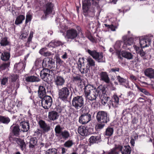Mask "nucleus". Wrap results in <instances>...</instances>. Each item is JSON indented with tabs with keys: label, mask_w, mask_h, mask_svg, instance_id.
I'll list each match as a JSON object with an SVG mask.
<instances>
[{
	"label": "nucleus",
	"mask_w": 154,
	"mask_h": 154,
	"mask_svg": "<svg viewBox=\"0 0 154 154\" xmlns=\"http://www.w3.org/2000/svg\"><path fill=\"white\" fill-rule=\"evenodd\" d=\"M113 132L114 129L113 128L108 127L106 129L104 133V135L106 137H110L113 134Z\"/></svg>",
	"instance_id": "32"
},
{
	"label": "nucleus",
	"mask_w": 154,
	"mask_h": 154,
	"mask_svg": "<svg viewBox=\"0 0 154 154\" xmlns=\"http://www.w3.org/2000/svg\"><path fill=\"white\" fill-rule=\"evenodd\" d=\"M105 123L99 124L97 125V128L99 129H102L105 126Z\"/></svg>",
	"instance_id": "59"
},
{
	"label": "nucleus",
	"mask_w": 154,
	"mask_h": 154,
	"mask_svg": "<svg viewBox=\"0 0 154 154\" xmlns=\"http://www.w3.org/2000/svg\"><path fill=\"white\" fill-rule=\"evenodd\" d=\"M105 26L108 27L110 28L112 31H115L116 30V27L112 25H108L107 24H105Z\"/></svg>",
	"instance_id": "54"
},
{
	"label": "nucleus",
	"mask_w": 154,
	"mask_h": 154,
	"mask_svg": "<svg viewBox=\"0 0 154 154\" xmlns=\"http://www.w3.org/2000/svg\"><path fill=\"white\" fill-rule=\"evenodd\" d=\"M47 51V49L46 48H43L39 50V53L42 55H43L44 54V53H45Z\"/></svg>",
	"instance_id": "57"
},
{
	"label": "nucleus",
	"mask_w": 154,
	"mask_h": 154,
	"mask_svg": "<svg viewBox=\"0 0 154 154\" xmlns=\"http://www.w3.org/2000/svg\"><path fill=\"white\" fill-rule=\"evenodd\" d=\"M145 75L150 79H154V69L152 68H149L144 71Z\"/></svg>",
	"instance_id": "21"
},
{
	"label": "nucleus",
	"mask_w": 154,
	"mask_h": 154,
	"mask_svg": "<svg viewBox=\"0 0 154 154\" xmlns=\"http://www.w3.org/2000/svg\"><path fill=\"white\" fill-rule=\"evenodd\" d=\"M91 120V115L88 113L83 114L79 117V122L82 124H85L89 122Z\"/></svg>",
	"instance_id": "11"
},
{
	"label": "nucleus",
	"mask_w": 154,
	"mask_h": 154,
	"mask_svg": "<svg viewBox=\"0 0 154 154\" xmlns=\"http://www.w3.org/2000/svg\"><path fill=\"white\" fill-rule=\"evenodd\" d=\"M32 16L30 15H27L26 16L25 23H27L28 22L30 21L31 20Z\"/></svg>",
	"instance_id": "56"
},
{
	"label": "nucleus",
	"mask_w": 154,
	"mask_h": 154,
	"mask_svg": "<svg viewBox=\"0 0 154 154\" xmlns=\"http://www.w3.org/2000/svg\"><path fill=\"white\" fill-rule=\"evenodd\" d=\"M73 81H81V78L79 75H77L76 76H73Z\"/></svg>",
	"instance_id": "55"
},
{
	"label": "nucleus",
	"mask_w": 154,
	"mask_h": 154,
	"mask_svg": "<svg viewBox=\"0 0 154 154\" xmlns=\"http://www.w3.org/2000/svg\"><path fill=\"white\" fill-rule=\"evenodd\" d=\"M10 57V55L9 53L4 52L2 53L1 56V58L3 61H7L9 60Z\"/></svg>",
	"instance_id": "36"
},
{
	"label": "nucleus",
	"mask_w": 154,
	"mask_h": 154,
	"mask_svg": "<svg viewBox=\"0 0 154 154\" xmlns=\"http://www.w3.org/2000/svg\"><path fill=\"white\" fill-rule=\"evenodd\" d=\"M38 96L41 99L46 96V91L44 87L42 86L39 87L38 91Z\"/></svg>",
	"instance_id": "24"
},
{
	"label": "nucleus",
	"mask_w": 154,
	"mask_h": 154,
	"mask_svg": "<svg viewBox=\"0 0 154 154\" xmlns=\"http://www.w3.org/2000/svg\"><path fill=\"white\" fill-rule=\"evenodd\" d=\"M5 91H6L8 94H11L12 93L13 90L10 88L8 87L6 88Z\"/></svg>",
	"instance_id": "60"
},
{
	"label": "nucleus",
	"mask_w": 154,
	"mask_h": 154,
	"mask_svg": "<svg viewBox=\"0 0 154 154\" xmlns=\"http://www.w3.org/2000/svg\"><path fill=\"white\" fill-rule=\"evenodd\" d=\"M54 82L57 87L63 85L65 82L63 77L57 75L54 79Z\"/></svg>",
	"instance_id": "12"
},
{
	"label": "nucleus",
	"mask_w": 154,
	"mask_h": 154,
	"mask_svg": "<svg viewBox=\"0 0 154 154\" xmlns=\"http://www.w3.org/2000/svg\"><path fill=\"white\" fill-rule=\"evenodd\" d=\"M152 36H146L141 37L139 38L140 45L141 48H144L149 46L151 44Z\"/></svg>",
	"instance_id": "8"
},
{
	"label": "nucleus",
	"mask_w": 154,
	"mask_h": 154,
	"mask_svg": "<svg viewBox=\"0 0 154 154\" xmlns=\"http://www.w3.org/2000/svg\"><path fill=\"white\" fill-rule=\"evenodd\" d=\"M138 122V120L136 117H134L132 119L131 122L133 124H136Z\"/></svg>",
	"instance_id": "64"
},
{
	"label": "nucleus",
	"mask_w": 154,
	"mask_h": 154,
	"mask_svg": "<svg viewBox=\"0 0 154 154\" xmlns=\"http://www.w3.org/2000/svg\"><path fill=\"white\" fill-rule=\"evenodd\" d=\"M39 78L34 76H30L26 78V81L27 82H38L40 81Z\"/></svg>",
	"instance_id": "28"
},
{
	"label": "nucleus",
	"mask_w": 154,
	"mask_h": 154,
	"mask_svg": "<svg viewBox=\"0 0 154 154\" xmlns=\"http://www.w3.org/2000/svg\"><path fill=\"white\" fill-rule=\"evenodd\" d=\"M123 42L120 41H117L114 46V48L116 50H118L121 47V44H123L122 46L124 49H128L127 48V46H130L133 44L134 41L133 38H128L126 36H124L122 37Z\"/></svg>",
	"instance_id": "3"
},
{
	"label": "nucleus",
	"mask_w": 154,
	"mask_h": 154,
	"mask_svg": "<svg viewBox=\"0 0 154 154\" xmlns=\"http://www.w3.org/2000/svg\"><path fill=\"white\" fill-rule=\"evenodd\" d=\"M98 2L95 0H83L82 9L84 13L91 17L94 15L95 8L97 7Z\"/></svg>",
	"instance_id": "2"
},
{
	"label": "nucleus",
	"mask_w": 154,
	"mask_h": 154,
	"mask_svg": "<svg viewBox=\"0 0 154 154\" xmlns=\"http://www.w3.org/2000/svg\"><path fill=\"white\" fill-rule=\"evenodd\" d=\"M128 97L133 98L134 96V95L132 92L129 91L128 93Z\"/></svg>",
	"instance_id": "62"
},
{
	"label": "nucleus",
	"mask_w": 154,
	"mask_h": 154,
	"mask_svg": "<svg viewBox=\"0 0 154 154\" xmlns=\"http://www.w3.org/2000/svg\"><path fill=\"white\" fill-rule=\"evenodd\" d=\"M63 44L61 42L56 41L52 40L51 42L48 45V46L49 47H51L53 48H55L58 46L61 45Z\"/></svg>",
	"instance_id": "31"
},
{
	"label": "nucleus",
	"mask_w": 154,
	"mask_h": 154,
	"mask_svg": "<svg viewBox=\"0 0 154 154\" xmlns=\"http://www.w3.org/2000/svg\"><path fill=\"white\" fill-rule=\"evenodd\" d=\"M84 89L85 97L91 101L95 100L98 96L100 97L105 93V88L102 85H100L95 88L93 86L88 85L85 86Z\"/></svg>",
	"instance_id": "1"
},
{
	"label": "nucleus",
	"mask_w": 154,
	"mask_h": 154,
	"mask_svg": "<svg viewBox=\"0 0 154 154\" xmlns=\"http://www.w3.org/2000/svg\"><path fill=\"white\" fill-rule=\"evenodd\" d=\"M10 66V63H4L0 65V70H4Z\"/></svg>",
	"instance_id": "46"
},
{
	"label": "nucleus",
	"mask_w": 154,
	"mask_h": 154,
	"mask_svg": "<svg viewBox=\"0 0 154 154\" xmlns=\"http://www.w3.org/2000/svg\"><path fill=\"white\" fill-rule=\"evenodd\" d=\"M99 75L100 80L103 81L107 83H109L110 82V79L106 72H102L100 73Z\"/></svg>",
	"instance_id": "17"
},
{
	"label": "nucleus",
	"mask_w": 154,
	"mask_h": 154,
	"mask_svg": "<svg viewBox=\"0 0 154 154\" xmlns=\"http://www.w3.org/2000/svg\"><path fill=\"white\" fill-rule=\"evenodd\" d=\"M60 54H61V58L63 59H66L68 58V56L67 53L63 51H62L61 53H60Z\"/></svg>",
	"instance_id": "51"
},
{
	"label": "nucleus",
	"mask_w": 154,
	"mask_h": 154,
	"mask_svg": "<svg viewBox=\"0 0 154 154\" xmlns=\"http://www.w3.org/2000/svg\"><path fill=\"white\" fill-rule=\"evenodd\" d=\"M61 134L63 138L67 139L70 136V134L69 132L66 130L62 132Z\"/></svg>",
	"instance_id": "40"
},
{
	"label": "nucleus",
	"mask_w": 154,
	"mask_h": 154,
	"mask_svg": "<svg viewBox=\"0 0 154 154\" xmlns=\"http://www.w3.org/2000/svg\"><path fill=\"white\" fill-rule=\"evenodd\" d=\"M53 5L51 3H47L45 6L44 12L45 16L50 14L52 11Z\"/></svg>",
	"instance_id": "19"
},
{
	"label": "nucleus",
	"mask_w": 154,
	"mask_h": 154,
	"mask_svg": "<svg viewBox=\"0 0 154 154\" xmlns=\"http://www.w3.org/2000/svg\"><path fill=\"white\" fill-rule=\"evenodd\" d=\"M131 148L129 145L125 146H124L122 151V154H130Z\"/></svg>",
	"instance_id": "33"
},
{
	"label": "nucleus",
	"mask_w": 154,
	"mask_h": 154,
	"mask_svg": "<svg viewBox=\"0 0 154 154\" xmlns=\"http://www.w3.org/2000/svg\"><path fill=\"white\" fill-rule=\"evenodd\" d=\"M84 99L81 96L75 97L72 100V106L76 109L82 108L84 106Z\"/></svg>",
	"instance_id": "4"
},
{
	"label": "nucleus",
	"mask_w": 154,
	"mask_h": 154,
	"mask_svg": "<svg viewBox=\"0 0 154 154\" xmlns=\"http://www.w3.org/2000/svg\"><path fill=\"white\" fill-rule=\"evenodd\" d=\"M73 144V143L72 141L69 140L65 142L64 145L66 147H71Z\"/></svg>",
	"instance_id": "47"
},
{
	"label": "nucleus",
	"mask_w": 154,
	"mask_h": 154,
	"mask_svg": "<svg viewBox=\"0 0 154 154\" xmlns=\"http://www.w3.org/2000/svg\"><path fill=\"white\" fill-rule=\"evenodd\" d=\"M138 88L140 91L143 93L147 95L148 94V92L146 90L143 88H140L139 87H138Z\"/></svg>",
	"instance_id": "61"
},
{
	"label": "nucleus",
	"mask_w": 154,
	"mask_h": 154,
	"mask_svg": "<svg viewBox=\"0 0 154 154\" xmlns=\"http://www.w3.org/2000/svg\"><path fill=\"white\" fill-rule=\"evenodd\" d=\"M70 92L69 89L65 87L60 89L58 91L59 97L64 101L67 100L70 94Z\"/></svg>",
	"instance_id": "6"
},
{
	"label": "nucleus",
	"mask_w": 154,
	"mask_h": 154,
	"mask_svg": "<svg viewBox=\"0 0 154 154\" xmlns=\"http://www.w3.org/2000/svg\"><path fill=\"white\" fill-rule=\"evenodd\" d=\"M80 59L78 62V66L81 72L82 73H86L89 70V67L87 66H85L84 63H80Z\"/></svg>",
	"instance_id": "15"
},
{
	"label": "nucleus",
	"mask_w": 154,
	"mask_h": 154,
	"mask_svg": "<svg viewBox=\"0 0 154 154\" xmlns=\"http://www.w3.org/2000/svg\"><path fill=\"white\" fill-rule=\"evenodd\" d=\"M138 53L140 54V56L143 58V59H146L145 56L146 53L142 49H140V51Z\"/></svg>",
	"instance_id": "49"
},
{
	"label": "nucleus",
	"mask_w": 154,
	"mask_h": 154,
	"mask_svg": "<svg viewBox=\"0 0 154 154\" xmlns=\"http://www.w3.org/2000/svg\"><path fill=\"white\" fill-rule=\"evenodd\" d=\"M117 78L120 84L122 85H123L124 83L126 82L127 81L126 79L120 77L119 75L117 76Z\"/></svg>",
	"instance_id": "45"
},
{
	"label": "nucleus",
	"mask_w": 154,
	"mask_h": 154,
	"mask_svg": "<svg viewBox=\"0 0 154 154\" xmlns=\"http://www.w3.org/2000/svg\"><path fill=\"white\" fill-rule=\"evenodd\" d=\"M96 118L100 123H106L109 121V116L106 111L98 112L97 113Z\"/></svg>",
	"instance_id": "5"
},
{
	"label": "nucleus",
	"mask_w": 154,
	"mask_h": 154,
	"mask_svg": "<svg viewBox=\"0 0 154 154\" xmlns=\"http://www.w3.org/2000/svg\"><path fill=\"white\" fill-rule=\"evenodd\" d=\"M18 78V76L17 75L12 74L9 76V79H11L12 82L16 81Z\"/></svg>",
	"instance_id": "48"
},
{
	"label": "nucleus",
	"mask_w": 154,
	"mask_h": 154,
	"mask_svg": "<svg viewBox=\"0 0 154 154\" xmlns=\"http://www.w3.org/2000/svg\"><path fill=\"white\" fill-rule=\"evenodd\" d=\"M1 82L2 85H5L8 82V79L6 77L3 78L2 79H1Z\"/></svg>",
	"instance_id": "52"
},
{
	"label": "nucleus",
	"mask_w": 154,
	"mask_h": 154,
	"mask_svg": "<svg viewBox=\"0 0 154 154\" xmlns=\"http://www.w3.org/2000/svg\"><path fill=\"white\" fill-rule=\"evenodd\" d=\"M12 133L16 137H18L20 134V129L18 126L13 125L10 128Z\"/></svg>",
	"instance_id": "22"
},
{
	"label": "nucleus",
	"mask_w": 154,
	"mask_h": 154,
	"mask_svg": "<svg viewBox=\"0 0 154 154\" xmlns=\"http://www.w3.org/2000/svg\"><path fill=\"white\" fill-rule=\"evenodd\" d=\"M111 100L112 101L111 104L112 107L115 108L118 107L119 104V98L117 95H113Z\"/></svg>",
	"instance_id": "25"
},
{
	"label": "nucleus",
	"mask_w": 154,
	"mask_h": 154,
	"mask_svg": "<svg viewBox=\"0 0 154 154\" xmlns=\"http://www.w3.org/2000/svg\"><path fill=\"white\" fill-rule=\"evenodd\" d=\"M10 121V120L8 117H5L4 116H0V122L8 124Z\"/></svg>",
	"instance_id": "37"
},
{
	"label": "nucleus",
	"mask_w": 154,
	"mask_h": 154,
	"mask_svg": "<svg viewBox=\"0 0 154 154\" xmlns=\"http://www.w3.org/2000/svg\"><path fill=\"white\" fill-rule=\"evenodd\" d=\"M87 52L94 59L96 57V56L97 55V54L98 53L95 50L91 51L90 49H88Z\"/></svg>",
	"instance_id": "41"
},
{
	"label": "nucleus",
	"mask_w": 154,
	"mask_h": 154,
	"mask_svg": "<svg viewBox=\"0 0 154 154\" xmlns=\"http://www.w3.org/2000/svg\"><path fill=\"white\" fill-rule=\"evenodd\" d=\"M56 62L57 63L61 64L62 63L63 61L61 60L59 57H57L56 58Z\"/></svg>",
	"instance_id": "63"
},
{
	"label": "nucleus",
	"mask_w": 154,
	"mask_h": 154,
	"mask_svg": "<svg viewBox=\"0 0 154 154\" xmlns=\"http://www.w3.org/2000/svg\"><path fill=\"white\" fill-rule=\"evenodd\" d=\"M122 56L127 59L131 60L133 59V55L130 52L126 51H123L121 53Z\"/></svg>",
	"instance_id": "26"
},
{
	"label": "nucleus",
	"mask_w": 154,
	"mask_h": 154,
	"mask_svg": "<svg viewBox=\"0 0 154 154\" xmlns=\"http://www.w3.org/2000/svg\"><path fill=\"white\" fill-rule=\"evenodd\" d=\"M42 66L43 67H46L45 69H51L55 67L54 62L51 58L47 57L44 58L42 63Z\"/></svg>",
	"instance_id": "9"
},
{
	"label": "nucleus",
	"mask_w": 154,
	"mask_h": 154,
	"mask_svg": "<svg viewBox=\"0 0 154 154\" xmlns=\"http://www.w3.org/2000/svg\"><path fill=\"white\" fill-rule=\"evenodd\" d=\"M9 42L6 37L3 38H1L0 44L1 46H5L8 45Z\"/></svg>",
	"instance_id": "38"
},
{
	"label": "nucleus",
	"mask_w": 154,
	"mask_h": 154,
	"mask_svg": "<svg viewBox=\"0 0 154 154\" xmlns=\"http://www.w3.org/2000/svg\"><path fill=\"white\" fill-rule=\"evenodd\" d=\"M20 128L23 132H27L29 128V124L28 122L23 121L20 124Z\"/></svg>",
	"instance_id": "20"
},
{
	"label": "nucleus",
	"mask_w": 154,
	"mask_h": 154,
	"mask_svg": "<svg viewBox=\"0 0 154 154\" xmlns=\"http://www.w3.org/2000/svg\"><path fill=\"white\" fill-rule=\"evenodd\" d=\"M58 113L55 111H51L48 112V117L51 121H54L57 120L59 117Z\"/></svg>",
	"instance_id": "13"
},
{
	"label": "nucleus",
	"mask_w": 154,
	"mask_h": 154,
	"mask_svg": "<svg viewBox=\"0 0 154 154\" xmlns=\"http://www.w3.org/2000/svg\"><path fill=\"white\" fill-rule=\"evenodd\" d=\"M77 29L78 31L74 29H71L67 30L66 37L68 39H73L76 38L80 32H81V30L80 27L77 26Z\"/></svg>",
	"instance_id": "7"
},
{
	"label": "nucleus",
	"mask_w": 154,
	"mask_h": 154,
	"mask_svg": "<svg viewBox=\"0 0 154 154\" xmlns=\"http://www.w3.org/2000/svg\"><path fill=\"white\" fill-rule=\"evenodd\" d=\"M38 123L40 128L42 129L43 132H47L50 130V126L49 125L46 124L44 121L40 120Z\"/></svg>",
	"instance_id": "16"
},
{
	"label": "nucleus",
	"mask_w": 154,
	"mask_h": 154,
	"mask_svg": "<svg viewBox=\"0 0 154 154\" xmlns=\"http://www.w3.org/2000/svg\"><path fill=\"white\" fill-rule=\"evenodd\" d=\"M98 62H105V59L102 53H98L97 55L94 58Z\"/></svg>",
	"instance_id": "30"
},
{
	"label": "nucleus",
	"mask_w": 154,
	"mask_h": 154,
	"mask_svg": "<svg viewBox=\"0 0 154 154\" xmlns=\"http://www.w3.org/2000/svg\"><path fill=\"white\" fill-rule=\"evenodd\" d=\"M107 154H119V152L116 150H115V149H111Z\"/></svg>",
	"instance_id": "50"
},
{
	"label": "nucleus",
	"mask_w": 154,
	"mask_h": 154,
	"mask_svg": "<svg viewBox=\"0 0 154 154\" xmlns=\"http://www.w3.org/2000/svg\"><path fill=\"white\" fill-rule=\"evenodd\" d=\"M119 69H120L119 68L115 67L111 69L109 72H114L116 73L117 72H119Z\"/></svg>",
	"instance_id": "53"
},
{
	"label": "nucleus",
	"mask_w": 154,
	"mask_h": 154,
	"mask_svg": "<svg viewBox=\"0 0 154 154\" xmlns=\"http://www.w3.org/2000/svg\"><path fill=\"white\" fill-rule=\"evenodd\" d=\"M123 148V147L122 146H121L120 145H116L115 147L113 148V149H115V150H116V149H119L120 151L121 152Z\"/></svg>",
	"instance_id": "58"
},
{
	"label": "nucleus",
	"mask_w": 154,
	"mask_h": 154,
	"mask_svg": "<svg viewBox=\"0 0 154 154\" xmlns=\"http://www.w3.org/2000/svg\"><path fill=\"white\" fill-rule=\"evenodd\" d=\"M42 105L45 109H48L51 106L52 100L51 97L49 96H46L42 100Z\"/></svg>",
	"instance_id": "10"
},
{
	"label": "nucleus",
	"mask_w": 154,
	"mask_h": 154,
	"mask_svg": "<svg viewBox=\"0 0 154 154\" xmlns=\"http://www.w3.org/2000/svg\"><path fill=\"white\" fill-rule=\"evenodd\" d=\"M88 64L90 66H95V62L94 60L91 57H88L87 59Z\"/></svg>",
	"instance_id": "43"
},
{
	"label": "nucleus",
	"mask_w": 154,
	"mask_h": 154,
	"mask_svg": "<svg viewBox=\"0 0 154 154\" xmlns=\"http://www.w3.org/2000/svg\"><path fill=\"white\" fill-rule=\"evenodd\" d=\"M37 140L35 137L31 138L29 143V147L30 148H33L36 146L37 143Z\"/></svg>",
	"instance_id": "34"
},
{
	"label": "nucleus",
	"mask_w": 154,
	"mask_h": 154,
	"mask_svg": "<svg viewBox=\"0 0 154 154\" xmlns=\"http://www.w3.org/2000/svg\"><path fill=\"white\" fill-rule=\"evenodd\" d=\"M54 130L55 132V135L57 137L58 136L59 134L61 133L62 128L60 125H57L55 127Z\"/></svg>",
	"instance_id": "42"
},
{
	"label": "nucleus",
	"mask_w": 154,
	"mask_h": 154,
	"mask_svg": "<svg viewBox=\"0 0 154 154\" xmlns=\"http://www.w3.org/2000/svg\"><path fill=\"white\" fill-rule=\"evenodd\" d=\"M78 133L82 136H86L88 134V130L84 126H80L78 128Z\"/></svg>",
	"instance_id": "23"
},
{
	"label": "nucleus",
	"mask_w": 154,
	"mask_h": 154,
	"mask_svg": "<svg viewBox=\"0 0 154 154\" xmlns=\"http://www.w3.org/2000/svg\"><path fill=\"white\" fill-rule=\"evenodd\" d=\"M50 70L48 69H44L40 72V76L42 79L45 81H47L48 77L50 76Z\"/></svg>",
	"instance_id": "14"
},
{
	"label": "nucleus",
	"mask_w": 154,
	"mask_h": 154,
	"mask_svg": "<svg viewBox=\"0 0 154 154\" xmlns=\"http://www.w3.org/2000/svg\"><path fill=\"white\" fill-rule=\"evenodd\" d=\"M46 154H57V151L55 148L50 149L46 152Z\"/></svg>",
	"instance_id": "44"
},
{
	"label": "nucleus",
	"mask_w": 154,
	"mask_h": 154,
	"mask_svg": "<svg viewBox=\"0 0 154 154\" xmlns=\"http://www.w3.org/2000/svg\"><path fill=\"white\" fill-rule=\"evenodd\" d=\"M14 140L19 144L20 146L21 149L22 151L25 148L26 146V145L25 142H24V141L22 140L17 138H15Z\"/></svg>",
	"instance_id": "27"
},
{
	"label": "nucleus",
	"mask_w": 154,
	"mask_h": 154,
	"mask_svg": "<svg viewBox=\"0 0 154 154\" xmlns=\"http://www.w3.org/2000/svg\"><path fill=\"white\" fill-rule=\"evenodd\" d=\"M24 67V64L22 63H19L15 64L14 65V68L18 71L22 69Z\"/></svg>",
	"instance_id": "39"
},
{
	"label": "nucleus",
	"mask_w": 154,
	"mask_h": 154,
	"mask_svg": "<svg viewBox=\"0 0 154 154\" xmlns=\"http://www.w3.org/2000/svg\"><path fill=\"white\" fill-rule=\"evenodd\" d=\"M105 94V93L104 94H103L102 95H103L104 96L102 98H101V103L104 105L107 104L109 106V108H111L112 107L111 105L112 101L109 97L104 96Z\"/></svg>",
	"instance_id": "18"
},
{
	"label": "nucleus",
	"mask_w": 154,
	"mask_h": 154,
	"mask_svg": "<svg viewBox=\"0 0 154 154\" xmlns=\"http://www.w3.org/2000/svg\"><path fill=\"white\" fill-rule=\"evenodd\" d=\"M25 16L22 15H20L17 17L16 19L15 24L18 25L22 23L23 21L25 19Z\"/></svg>",
	"instance_id": "35"
},
{
	"label": "nucleus",
	"mask_w": 154,
	"mask_h": 154,
	"mask_svg": "<svg viewBox=\"0 0 154 154\" xmlns=\"http://www.w3.org/2000/svg\"><path fill=\"white\" fill-rule=\"evenodd\" d=\"M101 140V137L100 135L96 136H92L89 139V142L92 144L97 143Z\"/></svg>",
	"instance_id": "29"
}]
</instances>
